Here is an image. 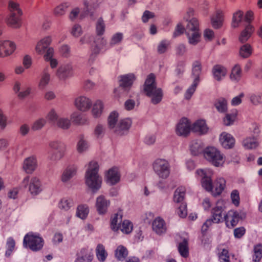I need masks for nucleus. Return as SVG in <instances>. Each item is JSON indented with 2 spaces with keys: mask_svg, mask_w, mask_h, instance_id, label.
I'll return each mask as SVG.
<instances>
[{
  "mask_svg": "<svg viewBox=\"0 0 262 262\" xmlns=\"http://www.w3.org/2000/svg\"><path fill=\"white\" fill-rule=\"evenodd\" d=\"M213 173V171L209 168L199 169L195 171V174L201 178L202 187L213 196H217L226 188V181L224 178L219 177L212 181Z\"/></svg>",
  "mask_w": 262,
  "mask_h": 262,
  "instance_id": "f257e3e1",
  "label": "nucleus"
},
{
  "mask_svg": "<svg viewBox=\"0 0 262 262\" xmlns=\"http://www.w3.org/2000/svg\"><path fill=\"white\" fill-rule=\"evenodd\" d=\"M85 167V183L93 192H96L100 189L102 183V177L98 173L99 165L96 161L92 160Z\"/></svg>",
  "mask_w": 262,
  "mask_h": 262,
  "instance_id": "f03ea898",
  "label": "nucleus"
},
{
  "mask_svg": "<svg viewBox=\"0 0 262 262\" xmlns=\"http://www.w3.org/2000/svg\"><path fill=\"white\" fill-rule=\"evenodd\" d=\"M143 92L150 99L153 104L159 103L163 97V92L161 88L157 87L156 76L151 73L149 74L143 85Z\"/></svg>",
  "mask_w": 262,
  "mask_h": 262,
  "instance_id": "7ed1b4c3",
  "label": "nucleus"
},
{
  "mask_svg": "<svg viewBox=\"0 0 262 262\" xmlns=\"http://www.w3.org/2000/svg\"><path fill=\"white\" fill-rule=\"evenodd\" d=\"M21 185L24 188H28L32 196L39 194L43 190V186L40 178L37 176H26L22 180Z\"/></svg>",
  "mask_w": 262,
  "mask_h": 262,
  "instance_id": "20e7f679",
  "label": "nucleus"
},
{
  "mask_svg": "<svg viewBox=\"0 0 262 262\" xmlns=\"http://www.w3.org/2000/svg\"><path fill=\"white\" fill-rule=\"evenodd\" d=\"M205 159L215 167H222L225 163L224 155L216 147L209 146L204 151Z\"/></svg>",
  "mask_w": 262,
  "mask_h": 262,
  "instance_id": "39448f33",
  "label": "nucleus"
},
{
  "mask_svg": "<svg viewBox=\"0 0 262 262\" xmlns=\"http://www.w3.org/2000/svg\"><path fill=\"white\" fill-rule=\"evenodd\" d=\"M50 148L53 150L49 153L48 158L52 162H58L61 160L65 156L67 145L64 142L55 140L50 142Z\"/></svg>",
  "mask_w": 262,
  "mask_h": 262,
  "instance_id": "423d86ee",
  "label": "nucleus"
},
{
  "mask_svg": "<svg viewBox=\"0 0 262 262\" xmlns=\"http://www.w3.org/2000/svg\"><path fill=\"white\" fill-rule=\"evenodd\" d=\"M44 240L38 233L29 232L24 237L23 245L33 251H38L42 249Z\"/></svg>",
  "mask_w": 262,
  "mask_h": 262,
  "instance_id": "0eeeda50",
  "label": "nucleus"
},
{
  "mask_svg": "<svg viewBox=\"0 0 262 262\" xmlns=\"http://www.w3.org/2000/svg\"><path fill=\"white\" fill-rule=\"evenodd\" d=\"M152 166L154 172L159 178L166 179L169 176L170 165L167 160L158 158L153 162Z\"/></svg>",
  "mask_w": 262,
  "mask_h": 262,
  "instance_id": "6e6552de",
  "label": "nucleus"
},
{
  "mask_svg": "<svg viewBox=\"0 0 262 262\" xmlns=\"http://www.w3.org/2000/svg\"><path fill=\"white\" fill-rule=\"evenodd\" d=\"M246 215V213L243 211L230 210L224 215V221L228 228H232L237 224L240 220L245 219Z\"/></svg>",
  "mask_w": 262,
  "mask_h": 262,
  "instance_id": "1a4fd4ad",
  "label": "nucleus"
},
{
  "mask_svg": "<svg viewBox=\"0 0 262 262\" xmlns=\"http://www.w3.org/2000/svg\"><path fill=\"white\" fill-rule=\"evenodd\" d=\"M226 208V202L223 200H219L211 210V217L214 220L215 224H219L224 222V216L225 215L224 213Z\"/></svg>",
  "mask_w": 262,
  "mask_h": 262,
  "instance_id": "9d476101",
  "label": "nucleus"
},
{
  "mask_svg": "<svg viewBox=\"0 0 262 262\" xmlns=\"http://www.w3.org/2000/svg\"><path fill=\"white\" fill-rule=\"evenodd\" d=\"M74 105L75 108L81 112H88L92 106V99L85 95H79L74 100Z\"/></svg>",
  "mask_w": 262,
  "mask_h": 262,
  "instance_id": "9b49d317",
  "label": "nucleus"
},
{
  "mask_svg": "<svg viewBox=\"0 0 262 262\" xmlns=\"http://www.w3.org/2000/svg\"><path fill=\"white\" fill-rule=\"evenodd\" d=\"M107 184L114 186L119 183L121 180V173L118 167L114 166L106 171L104 176Z\"/></svg>",
  "mask_w": 262,
  "mask_h": 262,
  "instance_id": "f8f14e48",
  "label": "nucleus"
},
{
  "mask_svg": "<svg viewBox=\"0 0 262 262\" xmlns=\"http://www.w3.org/2000/svg\"><path fill=\"white\" fill-rule=\"evenodd\" d=\"M1 31L0 30V35ZM16 49V44L9 40L0 39V57L5 58L13 54Z\"/></svg>",
  "mask_w": 262,
  "mask_h": 262,
  "instance_id": "ddd939ff",
  "label": "nucleus"
},
{
  "mask_svg": "<svg viewBox=\"0 0 262 262\" xmlns=\"http://www.w3.org/2000/svg\"><path fill=\"white\" fill-rule=\"evenodd\" d=\"M73 67L72 63L68 62L61 64L55 74L59 80H65L73 75Z\"/></svg>",
  "mask_w": 262,
  "mask_h": 262,
  "instance_id": "4468645a",
  "label": "nucleus"
},
{
  "mask_svg": "<svg viewBox=\"0 0 262 262\" xmlns=\"http://www.w3.org/2000/svg\"><path fill=\"white\" fill-rule=\"evenodd\" d=\"M110 204V200L103 195H100L96 199L95 207L99 215H103L106 214Z\"/></svg>",
  "mask_w": 262,
  "mask_h": 262,
  "instance_id": "2eb2a0df",
  "label": "nucleus"
},
{
  "mask_svg": "<svg viewBox=\"0 0 262 262\" xmlns=\"http://www.w3.org/2000/svg\"><path fill=\"white\" fill-rule=\"evenodd\" d=\"M191 130V122L186 118H182L178 123L176 128V133L179 136H187Z\"/></svg>",
  "mask_w": 262,
  "mask_h": 262,
  "instance_id": "dca6fc26",
  "label": "nucleus"
},
{
  "mask_svg": "<svg viewBox=\"0 0 262 262\" xmlns=\"http://www.w3.org/2000/svg\"><path fill=\"white\" fill-rule=\"evenodd\" d=\"M107 41L104 38H101L95 41L91 48V54L88 62L91 64L94 61L95 57L101 52L102 50L106 46Z\"/></svg>",
  "mask_w": 262,
  "mask_h": 262,
  "instance_id": "f3484780",
  "label": "nucleus"
},
{
  "mask_svg": "<svg viewBox=\"0 0 262 262\" xmlns=\"http://www.w3.org/2000/svg\"><path fill=\"white\" fill-rule=\"evenodd\" d=\"M13 90L20 99H24L28 97L32 92L30 86L22 87V83L19 81H16L13 85Z\"/></svg>",
  "mask_w": 262,
  "mask_h": 262,
  "instance_id": "a211bd4d",
  "label": "nucleus"
},
{
  "mask_svg": "<svg viewBox=\"0 0 262 262\" xmlns=\"http://www.w3.org/2000/svg\"><path fill=\"white\" fill-rule=\"evenodd\" d=\"M37 166V160L35 156H29L24 160L23 169L27 173H32L36 169Z\"/></svg>",
  "mask_w": 262,
  "mask_h": 262,
  "instance_id": "6ab92c4d",
  "label": "nucleus"
},
{
  "mask_svg": "<svg viewBox=\"0 0 262 262\" xmlns=\"http://www.w3.org/2000/svg\"><path fill=\"white\" fill-rule=\"evenodd\" d=\"M52 41L51 36H46L40 39L36 43L35 51L38 55H43L46 50L49 47Z\"/></svg>",
  "mask_w": 262,
  "mask_h": 262,
  "instance_id": "aec40b11",
  "label": "nucleus"
},
{
  "mask_svg": "<svg viewBox=\"0 0 262 262\" xmlns=\"http://www.w3.org/2000/svg\"><path fill=\"white\" fill-rule=\"evenodd\" d=\"M77 167L75 165H70L67 166L63 171L60 180L64 184H68L70 180L76 175Z\"/></svg>",
  "mask_w": 262,
  "mask_h": 262,
  "instance_id": "412c9836",
  "label": "nucleus"
},
{
  "mask_svg": "<svg viewBox=\"0 0 262 262\" xmlns=\"http://www.w3.org/2000/svg\"><path fill=\"white\" fill-rule=\"evenodd\" d=\"M208 130L209 128L204 119H199L191 125V131L199 135H205Z\"/></svg>",
  "mask_w": 262,
  "mask_h": 262,
  "instance_id": "4be33fe9",
  "label": "nucleus"
},
{
  "mask_svg": "<svg viewBox=\"0 0 262 262\" xmlns=\"http://www.w3.org/2000/svg\"><path fill=\"white\" fill-rule=\"evenodd\" d=\"M220 142L222 147L225 149H231L235 145V138L231 134L223 132L220 136Z\"/></svg>",
  "mask_w": 262,
  "mask_h": 262,
  "instance_id": "5701e85b",
  "label": "nucleus"
},
{
  "mask_svg": "<svg viewBox=\"0 0 262 262\" xmlns=\"http://www.w3.org/2000/svg\"><path fill=\"white\" fill-rule=\"evenodd\" d=\"M51 81V75L48 67L45 68L40 75L38 83V88L40 90H45Z\"/></svg>",
  "mask_w": 262,
  "mask_h": 262,
  "instance_id": "b1692460",
  "label": "nucleus"
},
{
  "mask_svg": "<svg viewBox=\"0 0 262 262\" xmlns=\"http://www.w3.org/2000/svg\"><path fill=\"white\" fill-rule=\"evenodd\" d=\"M212 74L213 78L215 80L221 81L226 76L227 69L223 66L216 64L214 65L212 69Z\"/></svg>",
  "mask_w": 262,
  "mask_h": 262,
  "instance_id": "393cba45",
  "label": "nucleus"
},
{
  "mask_svg": "<svg viewBox=\"0 0 262 262\" xmlns=\"http://www.w3.org/2000/svg\"><path fill=\"white\" fill-rule=\"evenodd\" d=\"M152 228L154 231L159 235L165 233L167 230V227L164 220L159 216L156 217L154 220Z\"/></svg>",
  "mask_w": 262,
  "mask_h": 262,
  "instance_id": "a878e982",
  "label": "nucleus"
},
{
  "mask_svg": "<svg viewBox=\"0 0 262 262\" xmlns=\"http://www.w3.org/2000/svg\"><path fill=\"white\" fill-rule=\"evenodd\" d=\"M189 149L190 153L193 156H198L202 152L204 154V144L200 140H192L189 145Z\"/></svg>",
  "mask_w": 262,
  "mask_h": 262,
  "instance_id": "bb28decb",
  "label": "nucleus"
},
{
  "mask_svg": "<svg viewBox=\"0 0 262 262\" xmlns=\"http://www.w3.org/2000/svg\"><path fill=\"white\" fill-rule=\"evenodd\" d=\"M93 259V249L88 247L82 248L78 254L79 262H91Z\"/></svg>",
  "mask_w": 262,
  "mask_h": 262,
  "instance_id": "cd10ccee",
  "label": "nucleus"
},
{
  "mask_svg": "<svg viewBox=\"0 0 262 262\" xmlns=\"http://www.w3.org/2000/svg\"><path fill=\"white\" fill-rule=\"evenodd\" d=\"M122 216L123 212L121 210H119L111 216L110 227L113 231L117 232L119 229Z\"/></svg>",
  "mask_w": 262,
  "mask_h": 262,
  "instance_id": "c85d7f7f",
  "label": "nucleus"
},
{
  "mask_svg": "<svg viewBox=\"0 0 262 262\" xmlns=\"http://www.w3.org/2000/svg\"><path fill=\"white\" fill-rule=\"evenodd\" d=\"M136 79L134 73H127L119 76L120 85L124 88L130 87Z\"/></svg>",
  "mask_w": 262,
  "mask_h": 262,
  "instance_id": "c756f323",
  "label": "nucleus"
},
{
  "mask_svg": "<svg viewBox=\"0 0 262 262\" xmlns=\"http://www.w3.org/2000/svg\"><path fill=\"white\" fill-rule=\"evenodd\" d=\"M71 121L78 125H88L89 123L88 118L83 115H82L79 113L75 111L73 112L70 115Z\"/></svg>",
  "mask_w": 262,
  "mask_h": 262,
  "instance_id": "7c9ffc66",
  "label": "nucleus"
},
{
  "mask_svg": "<svg viewBox=\"0 0 262 262\" xmlns=\"http://www.w3.org/2000/svg\"><path fill=\"white\" fill-rule=\"evenodd\" d=\"M119 114L115 111L112 112L108 116L107 122L108 127L114 132H118Z\"/></svg>",
  "mask_w": 262,
  "mask_h": 262,
  "instance_id": "2f4dec72",
  "label": "nucleus"
},
{
  "mask_svg": "<svg viewBox=\"0 0 262 262\" xmlns=\"http://www.w3.org/2000/svg\"><path fill=\"white\" fill-rule=\"evenodd\" d=\"M259 145L256 137L254 136H248L243 139L242 141L243 146L247 149L256 148Z\"/></svg>",
  "mask_w": 262,
  "mask_h": 262,
  "instance_id": "473e14b6",
  "label": "nucleus"
},
{
  "mask_svg": "<svg viewBox=\"0 0 262 262\" xmlns=\"http://www.w3.org/2000/svg\"><path fill=\"white\" fill-rule=\"evenodd\" d=\"M223 19V11L221 10H216L211 17L212 27L215 29L220 28L222 26Z\"/></svg>",
  "mask_w": 262,
  "mask_h": 262,
  "instance_id": "72a5a7b5",
  "label": "nucleus"
},
{
  "mask_svg": "<svg viewBox=\"0 0 262 262\" xmlns=\"http://www.w3.org/2000/svg\"><path fill=\"white\" fill-rule=\"evenodd\" d=\"M91 113L94 118L100 117L103 111L104 104L103 102L99 99L95 101L94 104L92 103Z\"/></svg>",
  "mask_w": 262,
  "mask_h": 262,
  "instance_id": "f704fd0d",
  "label": "nucleus"
},
{
  "mask_svg": "<svg viewBox=\"0 0 262 262\" xmlns=\"http://www.w3.org/2000/svg\"><path fill=\"white\" fill-rule=\"evenodd\" d=\"M186 189L184 187H179L177 188L173 195V201L177 204H181L185 203L184 201L185 196Z\"/></svg>",
  "mask_w": 262,
  "mask_h": 262,
  "instance_id": "c9c22d12",
  "label": "nucleus"
},
{
  "mask_svg": "<svg viewBox=\"0 0 262 262\" xmlns=\"http://www.w3.org/2000/svg\"><path fill=\"white\" fill-rule=\"evenodd\" d=\"M214 105L220 113H225L228 110L227 100L224 98L217 99L214 102Z\"/></svg>",
  "mask_w": 262,
  "mask_h": 262,
  "instance_id": "e433bc0d",
  "label": "nucleus"
},
{
  "mask_svg": "<svg viewBox=\"0 0 262 262\" xmlns=\"http://www.w3.org/2000/svg\"><path fill=\"white\" fill-rule=\"evenodd\" d=\"M132 124V119L129 118H126L121 119L119 120L118 123V132L116 133L119 135H123L124 130H128Z\"/></svg>",
  "mask_w": 262,
  "mask_h": 262,
  "instance_id": "4c0bfd02",
  "label": "nucleus"
},
{
  "mask_svg": "<svg viewBox=\"0 0 262 262\" xmlns=\"http://www.w3.org/2000/svg\"><path fill=\"white\" fill-rule=\"evenodd\" d=\"M186 34L190 45L195 46L200 41L201 33L200 31L195 32L189 31L186 32Z\"/></svg>",
  "mask_w": 262,
  "mask_h": 262,
  "instance_id": "58836bf2",
  "label": "nucleus"
},
{
  "mask_svg": "<svg viewBox=\"0 0 262 262\" xmlns=\"http://www.w3.org/2000/svg\"><path fill=\"white\" fill-rule=\"evenodd\" d=\"M21 15L10 13L7 20V24L14 28H19L21 26L20 16Z\"/></svg>",
  "mask_w": 262,
  "mask_h": 262,
  "instance_id": "ea45409f",
  "label": "nucleus"
},
{
  "mask_svg": "<svg viewBox=\"0 0 262 262\" xmlns=\"http://www.w3.org/2000/svg\"><path fill=\"white\" fill-rule=\"evenodd\" d=\"M242 75V69L239 64H235L232 68L230 77L232 81L238 82Z\"/></svg>",
  "mask_w": 262,
  "mask_h": 262,
  "instance_id": "a19ab883",
  "label": "nucleus"
},
{
  "mask_svg": "<svg viewBox=\"0 0 262 262\" xmlns=\"http://www.w3.org/2000/svg\"><path fill=\"white\" fill-rule=\"evenodd\" d=\"M89 213V208L86 204H80L76 209V216L81 219L85 220Z\"/></svg>",
  "mask_w": 262,
  "mask_h": 262,
  "instance_id": "79ce46f5",
  "label": "nucleus"
},
{
  "mask_svg": "<svg viewBox=\"0 0 262 262\" xmlns=\"http://www.w3.org/2000/svg\"><path fill=\"white\" fill-rule=\"evenodd\" d=\"M202 71V65L200 61H195L192 64V75L193 77V81L199 83L200 76Z\"/></svg>",
  "mask_w": 262,
  "mask_h": 262,
  "instance_id": "37998d69",
  "label": "nucleus"
},
{
  "mask_svg": "<svg viewBox=\"0 0 262 262\" xmlns=\"http://www.w3.org/2000/svg\"><path fill=\"white\" fill-rule=\"evenodd\" d=\"M253 32V28L251 25H247L245 29L241 32L239 36V40L242 43L246 42L250 37Z\"/></svg>",
  "mask_w": 262,
  "mask_h": 262,
  "instance_id": "c03bdc74",
  "label": "nucleus"
},
{
  "mask_svg": "<svg viewBox=\"0 0 262 262\" xmlns=\"http://www.w3.org/2000/svg\"><path fill=\"white\" fill-rule=\"evenodd\" d=\"M70 7V4L68 2L62 3L57 5L53 10V13L56 16H62L64 15Z\"/></svg>",
  "mask_w": 262,
  "mask_h": 262,
  "instance_id": "a18cd8bd",
  "label": "nucleus"
},
{
  "mask_svg": "<svg viewBox=\"0 0 262 262\" xmlns=\"http://www.w3.org/2000/svg\"><path fill=\"white\" fill-rule=\"evenodd\" d=\"M237 115V112L236 110L227 113L223 119L224 124L226 126H230L233 124L236 119Z\"/></svg>",
  "mask_w": 262,
  "mask_h": 262,
  "instance_id": "49530a36",
  "label": "nucleus"
},
{
  "mask_svg": "<svg viewBox=\"0 0 262 262\" xmlns=\"http://www.w3.org/2000/svg\"><path fill=\"white\" fill-rule=\"evenodd\" d=\"M253 49L250 45L246 43L242 45L239 50V55L243 58L249 57L252 54Z\"/></svg>",
  "mask_w": 262,
  "mask_h": 262,
  "instance_id": "de8ad7c7",
  "label": "nucleus"
},
{
  "mask_svg": "<svg viewBox=\"0 0 262 262\" xmlns=\"http://www.w3.org/2000/svg\"><path fill=\"white\" fill-rule=\"evenodd\" d=\"M96 256L99 261L104 262L107 256V253L105 249L104 246L101 244H98L96 248Z\"/></svg>",
  "mask_w": 262,
  "mask_h": 262,
  "instance_id": "09e8293b",
  "label": "nucleus"
},
{
  "mask_svg": "<svg viewBox=\"0 0 262 262\" xmlns=\"http://www.w3.org/2000/svg\"><path fill=\"white\" fill-rule=\"evenodd\" d=\"M124 38V34L122 32H117L113 34L109 41L111 47H114L121 43Z\"/></svg>",
  "mask_w": 262,
  "mask_h": 262,
  "instance_id": "8fccbe9b",
  "label": "nucleus"
},
{
  "mask_svg": "<svg viewBox=\"0 0 262 262\" xmlns=\"http://www.w3.org/2000/svg\"><path fill=\"white\" fill-rule=\"evenodd\" d=\"M71 124V121L68 118L59 117L55 125L58 128L67 130L70 128Z\"/></svg>",
  "mask_w": 262,
  "mask_h": 262,
  "instance_id": "3c124183",
  "label": "nucleus"
},
{
  "mask_svg": "<svg viewBox=\"0 0 262 262\" xmlns=\"http://www.w3.org/2000/svg\"><path fill=\"white\" fill-rule=\"evenodd\" d=\"M8 9L10 13L22 15L23 12L18 3L13 0H10L8 3Z\"/></svg>",
  "mask_w": 262,
  "mask_h": 262,
  "instance_id": "603ef678",
  "label": "nucleus"
},
{
  "mask_svg": "<svg viewBox=\"0 0 262 262\" xmlns=\"http://www.w3.org/2000/svg\"><path fill=\"white\" fill-rule=\"evenodd\" d=\"M59 118V116L57 111L55 110V108H52L47 113L46 116V120L52 124L55 125Z\"/></svg>",
  "mask_w": 262,
  "mask_h": 262,
  "instance_id": "864d4df0",
  "label": "nucleus"
},
{
  "mask_svg": "<svg viewBox=\"0 0 262 262\" xmlns=\"http://www.w3.org/2000/svg\"><path fill=\"white\" fill-rule=\"evenodd\" d=\"M89 145L86 140L83 137H81L76 144V150L79 154H82L89 149Z\"/></svg>",
  "mask_w": 262,
  "mask_h": 262,
  "instance_id": "5fc2aeb1",
  "label": "nucleus"
},
{
  "mask_svg": "<svg viewBox=\"0 0 262 262\" xmlns=\"http://www.w3.org/2000/svg\"><path fill=\"white\" fill-rule=\"evenodd\" d=\"M115 256L119 260H123L127 256L128 251L126 248L122 246L119 245L117 247L115 250Z\"/></svg>",
  "mask_w": 262,
  "mask_h": 262,
  "instance_id": "6e6d98bb",
  "label": "nucleus"
},
{
  "mask_svg": "<svg viewBox=\"0 0 262 262\" xmlns=\"http://www.w3.org/2000/svg\"><path fill=\"white\" fill-rule=\"evenodd\" d=\"M189 31H191V32L200 31L199 22L196 18H192V19L188 21L185 29V32Z\"/></svg>",
  "mask_w": 262,
  "mask_h": 262,
  "instance_id": "4d7b16f0",
  "label": "nucleus"
},
{
  "mask_svg": "<svg viewBox=\"0 0 262 262\" xmlns=\"http://www.w3.org/2000/svg\"><path fill=\"white\" fill-rule=\"evenodd\" d=\"M73 205V200L68 198H64L61 199L58 205L59 208L65 211L69 210Z\"/></svg>",
  "mask_w": 262,
  "mask_h": 262,
  "instance_id": "13d9d810",
  "label": "nucleus"
},
{
  "mask_svg": "<svg viewBox=\"0 0 262 262\" xmlns=\"http://www.w3.org/2000/svg\"><path fill=\"white\" fill-rule=\"evenodd\" d=\"M249 98L250 102L255 106L262 104V94L260 93H252Z\"/></svg>",
  "mask_w": 262,
  "mask_h": 262,
  "instance_id": "bf43d9fd",
  "label": "nucleus"
},
{
  "mask_svg": "<svg viewBox=\"0 0 262 262\" xmlns=\"http://www.w3.org/2000/svg\"><path fill=\"white\" fill-rule=\"evenodd\" d=\"M170 42L167 39H164L159 42L157 46V52L159 54H163L165 53L170 46Z\"/></svg>",
  "mask_w": 262,
  "mask_h": 262,
  "instance_id": "052dcab7",
  "label": "nucleus"
},
{
  "mask_svg": "<svg viewBox=\"0 0 262 262\" xmlns=\"http://www.w3.org/2000/svg\"><path fill=\"white\" fill-rule=\"evenodd\" d=\"M121 231L125 234L130 233L133 229V225L132 223L127 220H124L121 226H120Z\"/></svg>",
  "mask_w": 262,
  "mask_h": 262,
  "instance_id": "680f3d73",
  "label": "nucleus"
},
{
  "mask_svg": "<svg viewBox=\"0 0 262 262\" xmlns=\"http://www.w3.org/2000/svg\"><path fill=\"white\" fill-rule=\"evenodd\" d=\"M15 245V242L14 239L11 237L8 238L6 243V256L9 257L11 255L12 252L14 250Z\"/></svg>",
  "mask_w": 262,
  "mask_h": 262,
  "instance_id": "e2e57ef3",
  "label": "nucleus"
},
{
  "mask_svg": "<svg viewBox=\"0 0 262 262\" xmlns=\"http://www.w3.org/2000/svg\"><path fill=\"white\" fill-rule=\"evenodd\" d=\"M105 133V125L100 123L96 125L94 130V135L96 138H102L104 136Z\"/></svg>",
  "mask_w": 262,
  "mask_h": 262,
  "instance_id": "0e129e2a",
  "label": "nucleus"
},
{
  "mask_svg": "<svg viewBox=\"0 0 262 262\" xmlns=\"http://www.w3.org/2000/svg\"><path fill=\"white\" fill-rule=\"evenodd\" d=\"M105 30V25L103 19L100 17L96 23V32L98 35H102Z\"/></svg>",
  "mask_w": 262,
  "mask_h": 262,
  "instance_id": "69168bd1",
  "label": "nucleus"
},
{
  "mask_svg": "<svg viewBox=\"0 0 262 262\" xmlns=\"http://www.w3.org/2000/svg\"><path fill=\"white\" fill-rule=\"evenodd\" d=\"M254 254L253 255V261L259 262L262 257V246L257 245L254 247Z\"/></svg>",
  "mask_w": 262,
  "mask_h": 262,
  "instance_id": "338daca9",
  "label": "nucleus"
},
{
  "mask_svg": "<svg viewBox=\"0 0 262 262\" xmlns=\"http://www.w3.org/2000/svg\"><path fill=\"white\" fill-rule=\"evenodd\" d=\"M46 120L45 118H40L35 120L32 125V129L33 131L41 129L46 124Z\"/></svg>",
  "mask_w": 262,
  "mask_h": 262,
  "instance_id": "774afa93",
  "label": "nucleus"
}]
</instances>
